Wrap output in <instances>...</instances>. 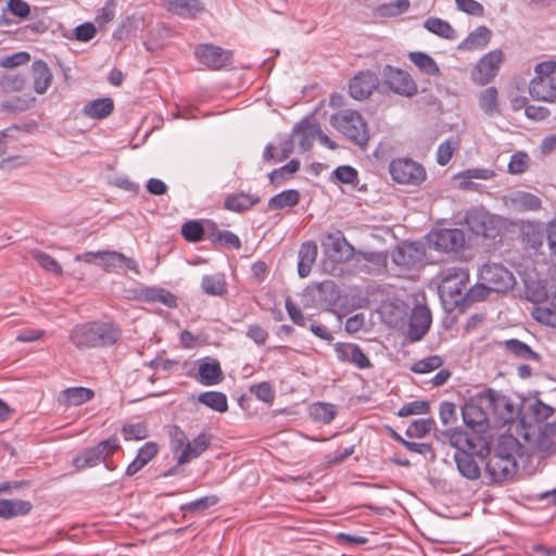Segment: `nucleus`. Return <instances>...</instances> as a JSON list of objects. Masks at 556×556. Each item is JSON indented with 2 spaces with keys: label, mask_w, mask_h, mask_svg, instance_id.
<instances>
[{
  "label": "nucleus",
  "mask_w": 556,
  "mask_h": 556,
  "mask_svg": "<svg viewBox=\"0 0 556 556\" xmlns=\"http://www.w3.org/2000/svg\"><path fill=\"white\" fill-rule=\"evenodd\" d=\"M497 89L494 86L488 87L479 94V106L484 114L493 116L498 113Z\"/></svg>",
  "instance_id": "obj_47"
},
{
  "label": "nucleus",
  "mask_w": 556,
  "mask_h": 556,
  "mask_svg": "<svg viewBox=\"0 0 556 556\" xmlns=\"http://www.w3.org/2000/svg\"><path fill=\"white\" fill-rule=\"evenodd\" d=\"M200 286L202 291L210 296H224L228 292V282L222 273L204 275Z\"/></svg>",
  "instance_id": "obj_32"
},
{
  "label": "nucleus",
  "mask_w": 556,
  "mask_h": 556,
  "mask_svg": "<svg viewBox=\"0 0 556 556\" xmlns=\"http://www.w3.org/2000/svg\"><path fill=\"white\" fill-rule=\"evenodd\" d=\"M96 349L114 345L122 337V329L112 321H93Z\"/></svg>",
  "instance_id": "obj_20"
},
{
  "label": "nucleus",
  "mask_w": 556,
  "mask_h": 556,
  "mask_svg": "<svg viewBox=\"0 0 556 556\" xmlns=\"http://www.w3.org/2000/svg\"><path fill=\"white\" fill-rule=\"evenodd\" d=\"M529 93L536 101L554 102L556 100V79L534 76L529 84Z\"/></svg>",
  "instance_id": "obj_22"
},
{
  "label": "nucleus",
  "mask_w": 556,
  "mask_h": 556,
  "mask_svg": "<svg viewBox=\"0 0 556 556\" xmlns=\"http://www.w3.org/2000/svg\"><path fill=\"white\" fill-rule=\"evenodd\" d=\"M34 258L43 269H46L50 273H53L55 275H62V273H63L62 266L50 254H48L46 252L37 251L34 253Z\"/></svg>",
  "instance_id": "obj_60"
},
{
  "label": "nucleus",
  "mask_w": 556,
  "mask_h": 556,
  "mask_svg": "<svg viewBox=\"0 0 556 556\" xmlns=\"http://www.w3.org/2000/svg\"><path fill=\"white\" fill-rule=\"evenodd\" d=\"M219 498L217 495H208L197 498L189 503L182 504L180 506V510L186 515V513H202L207 508L216 505Z\"/></svg>",
  "instance_id": "obj_51"
},
{
  "label": "nucleus",
  "mask_w": 556,
  "mask_h": 556,
  "mask_svg": "<svg viewBox=\"0 0 556 556\" xmlns=\"http://www.w3.org/2000/svg\"><path fill=\"white\" fill-rule=\"evenodd\" d=\"M378 77L370 71H362L351 78L349 93L355 100L368 98L378 86Z\"/></svg>",
  "instance_id": "obj_15"
},
{
  "label": "nucleus",
  "mask_w": 556,
  "mask_h": 556,
  "mask_svg": "<svg viewBox=\"0 0 556 556\" xmlns=\"http://www.w3.org/2000/svg\"><path fill=\"white\" fill-rule=\"evenodd\" d=\"M97 264L105 271H112L116 268H123L126 271H138L137 263L117 251H100Z\"/></svg>",
  "instance_id": "obj_17"
},
{
  "label": "nucleus",
  "mask_w": 556,
  "mask_h": 556,
  "mask_svg": "<svg viewBox=\"0 0 556 556\" xmlns=\"http://www.w3.org/2000/svg\"><path fill=\"white\" fill-rule=\"evenodd\" d=\"M384 84L399 94L410 96L415 84L410 75L400 68L387 65L383 70Z\"/></svg>",
  "instance_id": "obj_14"
},
{
  "label": "nucleus",
  "mask_w": 556,
  "mask_h": 556,
  "mask_svg": "<svg viewBox=\"0 0 556 556\" xmlns=\"http://www.w3.org/2000/svg\"><path fill=\"white\" fill-rule=\"evenodd\" d=\"M480 402L486 406L489 414L494 416L497 425L505 426L514 422L518 415L511 399L496 390L488 389L481 392Z\"/></svg>",
  "instance_id": "obj_5"
},
{
  "label": "nucleus",
  "mask_w": 556,
  "mask_h": 556,
  "mask_svg": "<svg viewBox=\"0 0 556 556\" xmlns=\"http://www.w3.org/2000/svg\"><path fill=\"white\" fill-rule=\"evenodd\" d=\"M94 396V391L86 387H70L59 393L58 402L64 407L83 405Z\"/></svg>",
  "instance_id": "obj_25"
},
{
  "label": "nucleus",
  "mask_w": 556,
  "mask_h": 556,
  "mask_svg": "<svg viewBox=\"0 0 556 556\" xmlns=\"http://www.w3.org/2000/svg\"><path fill=\"white\" fill-rule=\"evenodd\" d=\"M223 379L220 364L215 358L205 357L199 361L198 381L206 387L215 386Z\"/></svg>",
  "instance_id": "obj_24"
},
{
  "label": "nucleus",
  "mask_w": 556,
  "mask_h": 556,
  "mask_svg": "<svg viewBox=\"0 0 556 556\" xmlns=\"http://www.w3.org/2000/svg\"><path fill=\"white\" fill-rule=\"evenodd\" d=\"M332 125L358 146H365L369 139L367 123L357 111H341L332 116Z\"/></svg>",
  "instance_id": "obj_3"
},
{
  "label": "nucleus",
  "mask_w": 556,
  "mask_h": 556,
  "mask_svg": "<svg viewBox=\"0 0 556 556\" xmlns=\"http://www.w3.org/2000/svg\"><path fill=\"white\" fill-rule=\"evenodd\" d=\"M389 173L399 184H410L417 176V163L409 157H399L389 164Z\"/></svg>",
  "instance_id": "obj_19"
},
{
  "label": "nucleus",
  "mask_w": 556,
  "mask_h": 556,
  "mask_svg": "<svg viewBox=\"0 0 556 556\" xmlns=\"http://www.w3.org/2000/svg\"><path fill=\"white\" fill-rule=\"evenodd\" d=\"M199 403L206 407L218 412L225 413L228 410V400L225 393L219 391H205L199 394Z\"/></svg>",
  "instance_id": "obj_44"
},
{
  "label": "nucleus",
  "mask_w": 556,
  "mask_h": 556,
  "mask_svg": "<svg viewBox=\"0 0 556 556\" xmlns=\"http://www.w3.org/2000/svg\"><path fill=\"white\" fill-rule=\"evenodd\" d=\"M533 317L541 324L556 326V293L549 301L548 306H539L534 309Z\"/></svg>",
  "instance_id": "obj_50"
},
{
  "label": "nucleus",
  "mask_w": 556,
  "mask_h": 556,
  "mask_svg": "<svg viewBox=\"0 0 556 556\" xmlns=\"http://www.w3.org/2000/svg\"><path fill=\"white\" fill-rule=\"evenodd\" d=\"M556 433V426L547 424L536 440V448L543 454L549 455L556 451V443L553 435Z\"/></svg>",
  "instance_id": "obj_49"
},
{
  "label": "nucleus",
  "mask_w": 556,
  "mask_h": 556,
  "mask_svg": "<svg viewBox=\"0 0 556 556\" xmlns=\"http://www.w3.org/2000/svg\"><path fill=\"white\" fill-rule=\"evenodd\" d=\"M510 202L515 210L520 212L538 211L542 206L541 199L527 191H517L510 195Z\"/></svg>",
  "instance_id": "obj_39"
},
{
  "label": "nucleus",
  "mask_w": 556,
  "mask_h": 556,
  "mask_svg": "<svg viewBox=\"0 0 556 556\" xmlns=\"http://www.w3.org/2000/svg\"><path fill=\"white\" fill-rule=\"evenodd\" d=\"M504 346L509 354L518 358L535 362L541 359V355L539 353L533 351L527 343L518 339H508L504 341Z\"/></svg>",
  "instance_id": "obj_42"
},
{
  "label": "nucleus",
  "mask_w": 556,
  "mask_h": 556,
  "mask_svg": "<svg viewBox=\"0 0 556 556\" xmlns=\"http://www.w3.org/2000/svg\"><path fill=\"white\" fill-rule=\"evenodd\" d=\"M261 201L256 194L238 192L228 194L224 200V207L230 212L244 213Z\"/></svg>",
  "instance_id": "obj_28"
},
{
  "label": "nucleus",
  "mask_w": 556,
  "mask_h": 556,
  "mask_svg": "<svg viewBox=\"0 0 556 556\" xmlns=\"http://www.w3.org/2000/svg\"><path fill=\"white\" fill-rule=\"evenodd\" d=\"M140 295L150 303H162L169 308L177 306V296L164 288L147 287L141 290Z\"/></svg>",
  "instance_id": "obj_35"
},
{
  "label": "nucleus",
  "mask_w": 556,
  "mask_h": 556,
  "mask_svg": "<svg viewBox=\"0 0 556 556\" xmlns=\"http://www.w3.org/2000/svg\"><path fill=\"white\" fill-rule=\"evenodd\" d=\"M439 294L446 311L464 313V293L469 283V271L463 267H447L440 273Z\"/></svg>",
  "instance_id": "obj_2"
},
{
  "label": "nucleus",
  "mask_w": 556,
  "mask_h": 556,
  "mask_svg": "<svg viewBox=\"0 0 556 556\" xmlns=\"http://www.w3.org/2000/svg\"><path fill=\"white\" fill-rule=\"evenodd\" d=\"M34 90L43 94L52 81V73L48 64L42 60H36L31 65Z\"/></svg>",
  "instance_id": "obj_34"
},
{
  "label": "nucleus",
  "mask_w": 556,
  "mask_h": 556,
  "mask_svg": "<svg viewBox=\"0 0 556 556\" xmlns=\"http://www.w3.org/2000/svg\"><path fill=\"white\" fill-rule=\"evenodd\" d=\"M122 435L126 441H139L148 437V428L144 422L125 424L121 429Z\"/></svg>",
  "instance_id": "obj_57"
},
{
  "label": "nucleus",
  "mask_w": 556,
  "mask_h": 556,
  "mask_svg": "<svg viewBox=\"0 0 556 556\" xmlns=\"http://www.w3.org/2000/svg\"><path fill=\"white\" fill-rule=\"evenodd\" d=\"M164 8L181 18H195L205 8L200 0H163Z\"/></svg>",
  "instance_id": "obj_21"
},
{
  "label": "nucleus",
  "mask_w": 556,
  "mask_h": 556,
  "mask_svg": "<svg viewBox=\"0 0 556 556\" xmlns=\"http://www.w3.org/2000/svg\"><path fill=\"white\" fill-rule=\"evenodd\" d=\"M334 351L340 362L350 363L359 369L369 368L371 366L368 356L356 343H337Z\"/></svg>",
  "instance_id": "obj_16"
},
{
  "label": "nucleus",
  "mask_w": 556,
  "mask_h": 556,
  "mask_svg": "<svg viewBox=\"0 0 556 556\" xmlns=\"http://www.w3.org/2000/svg\"><path fill=\"white\" fill-rule=\"evenodd\" d=\"M321 245L324 252L333 262L345 263L354 256V247L346 240L340 230L328 233Z\"/></svg>",
  "instance_id": "obj_10"
},
{
  "label": "nucleus",
  "mask_w": 556,
  "mask_h": 556,
  "mask_svg": "<svg viewBox=\"0 0 556 556\" xmlns=\"http://www.w3.org/2000/svg\"><path fill=\"white\" fill-rule=\"evenodd\" d=\"M7 9L12 15L22 20L30 15V7L25 0H8Z\"/></svg>",
  "instance_id": "obj_64"
},
{
  "label": "nucleus",
  "mask_w": 556,
  "mask_h": 556,
  "mask_svg": "<svg viewBox=\"0 0 556 556\" xmlns=\"http://www.w3.org/2000/svg\"><path fill=\"white\" fill-rule=\"evenodd\" d=\"M293 132L298 137L299 146L305 151L313 146L315 137L320 132V127L316 123L303 119L294 126Z\"/></svg>",
  "instance_id": "obj_33"
},
{
  "label": "nucleus",
  "mask_w": 556,
  "mask_h": 556,
  "mask_svg": "<svg viewBox=\"0 0 556 556\" xmlns=\"http://www.w3.org/2000/svg\"><path fill=\"white\" fill-rule=\"evenodd\" d=\"M25 83V76L22 74H5L0 77V89L7 93L21 91Z\"/></svg>",
  "instance_id": "obj_56"
},
{
  "label": "nucleus",
  "mask_w": 556,
  "mask_h": 556,
  "mask_svg": "<svg viewBox=\"0 0 556 556\" xmlns=\"http://www.w3.org/2000/svg\"><path fill=\"white\" fill-rule=\"evenodd\" d=\"M301 194L296 189L283 190L268 200L267 207L270 211L293 207L299 204Z\"/></svg>",
  "instance_id": "obj_40"
},
{
  "label": "nucleus",
  "mask_w": 556,
  "mask_h": 556,
  "mask_svg": "<svg viewBox=\"0 0 556 556\" xmlns=\"http://www.w3.org/2000/svg\"><path fill=\"white\" fill-rule=\"evenodd\" d=\"M465 222L469 230L485 239H495L503 228L502 218L489 213L482 207H471L465 214Z\"/></svg>",
  "instance_id": "obj_4"
},
{
  "label": "nucleus",
  "mask_w": 556,
  "mask_h": 556,
  "mask_svg": "<svg viewBox=\"0 0 556 556\" xmlns=\"http://www.w3.org/2000/svg\"><path fill=\"white\" fill-rule=\"evenodd\" d=\"M105 458L102 456V452L97 446L85 448L80 454L73 458V466L77 471L86 468L96 467Z\"/></svg>",
  "instance_id": "obj_41"
},
{
  "label": "nucleus",
  "mask_w": 556,
  "mask_h": 556,
  "mask_svg": "<svg viewBox=\"0 0 556 556\" xmlns=\"http://www.w3.org/2000/svg\"><path fill=\"white\" fill-rule=\"evenodd\" d=\"M424 27L428 31H430L443 39L453 40L456 38V31L452 27V25L447 21L442 20L440 17H435V16L428 17L424 22Z\"/></svg>",
  "instance_id": "obj_43"
},
{
  "label": "nucleus",
  "mask_w": 556,
  "mask_h": 556,
  "mask_svg": "<svg viewBox=\"0 0 556 556\" xmlns=\"http://www.w3.org/2000/svg\"><path fill=\"white\" fill-rule=\"evenodd\" d=\"M523 446L513 434H502L498 437L497 444L493 454L516 460L517 456H521Z\"/></svg>",
  "instance_id": "obj_30"
},
{
  "label": "nucleus",
  "mask_w": 556,
  "mask_h": 556,
  "mask_svg": "<svg viewBox=\"0 0 556 556\" xmlns=\"http://www.w3.org/2000/svg\"><path fill=\"white\" fill-rule=\"evenodd\" d=\"M492 37V31L484 25L470 31L468 36L458 45V50L472 51L485 48Z\"/></svg>",
  "instance_id": "obj_29"
},
{
  "label": "nucleus",
  "mask_w": 556,
  "mask_h": 556,
  "mask_svg": "<svg viewBox=\"0 0 556 556\" xmlns=\"http://www.w3.org/2000/svg\"><path fill=\"white\" fill-rule=\"evenodd\" d=\"M484 470L491 482H504L514 478L517 472V460L504 459L495 454L486 458Z\"/></svg>",
  "instance_id": "obj_11"
},
{
  "label": "nucleus",
  "mask_w": 556,
  "mask_h": 556,
  "mask_svg": "<svg viewBox=\"0 0 556 556\" xmlns=\"http://www.w3.org/2000/svg\"><path fill=\"white\" fill-rule=\"evenodd\" d=\"M463 420L467 427L468 431H479L480 433H485L479 429H484L485 425L489 421V410L486 406L480 402V393L476 399L467 402L462 408Z\"/></svg>",
  "instance_id": "obj_12"
},
{
  "label": "nucleus",
  "mask_w": 556,
  "mask_h": 556,
  "mask_svg": "<svg viewBox=\"0 0 556 556\" xmlns=\"http://www.w3.org/2000/svg\"><path fill=\"white\" fill-rule=\"evenodd\" d=\"M439 416L443 426H452L457 420L456 405L447 401L442 402L439 408Z\"/></svg>",
  "instance_id": "obj_62"
},
{
  "label": "nucleus",
  "mask_w": 556,
  "mask_h": 556,
  "mask_svg": "<svg viewBox=\"0 0 556 556\" xmlns=\"http://www.w3.org/2000/svg\"><path fill=\"white\" fill-rule=\"evenodd\" d=\"M314 307L332 311L341 299V292L332 280H324L307 289Z\"/></svg>",
  "instance_id": "obj_9"
},
{
  "label": "nucleus",
  "mask_w": 556,
  "mask_h": 556,
  "mask_svg": "<svg viewBox=\"0 0 556 556\" xmlns=\"http://www.w3.org/2000/svg\"><path fill=\"white\" fill-rule=\"evenodd\" d=\"M412 251L417 252V242H412L407 247H399L392 252L393 263L403 268L413 267L416 260Z\"/></svg>",
  "instance_id": "obj_48"
},
{
  "label": "nucleus",
  "mask_w": 556,
  "mask_h": 556,
  "mask_svg": "<svg viewBox=\"0 0 556 556\" xmlns=\"http://www.w3.org/2000/svg\"><path fill=\"white\" fill-rule=\"evenodd\" d=\"M450 444L455 448L454 460L462 477L478 480L481 476L480 463H485L491 453L490 441L479 431L450 430Z\"/></svg>",
  "instance_id": "obj_1"
},
{
  "label": "nucleus",
  "mask_w": 556,
  "mask_h": 556,
  "mask_svg": "<svg viewBox=\"0 0 556 556\" xmlns=\"http://www.w3.org/2000/svg\"><path fill=\"white\" fill-rule=\"evenodd\" d=\"M332 177L341 184L356 185L358 182V172L350 165H340L334 168Z\"/></svg>",
  "instance_id": "obj_59"
},
{
  "label": "nucleus",
  "mask_w": 556,
  "mask_h": 556,
  "mask_svg": "<svg viewBox=\"0 0 556 556\" xmlns=\"http://www.w3.org/2000/svg\"><path fill=\"white\" fill-rule=\"evenodd\" d=\"M492 292L489 287L481 281L480 283H476L475 286L467 288L464 293V312L475 302H479L485 299Z\"/></svg>",
  "instance_id": "obj_53"
},
{
  "label": "nucleus",
  "mask_w": 556,
  "mask_h": 556,
  "mask_svg": "<svg viewBox=\"0 0 556 556\" xmlns=\"http://www.w3.org/2000/svg\"><path fill=\"white\" fill-rule=\"evenodd\" d=\"M250 393L257 400L270 404L275 400V390L268 381H262L250 386Z\"/></svg>",
  "instance_id": "obj_58"
},
{
  "label": "nucleus",
  "mask_w": 556,
  "mask_h": 556,
  "mask_svg": "<svg viewBox=\"0 0 556 556\" xmlns=\"http://www.w3.org/2000/svg\"><path fill=\"white\" fill-rule=\"evenodd\" d=\"M181 235L188 242H199L204 239L205 229L200 220H188L181 226Z\"/></svg>",
  "instance_id": "obj_55"
},
{
  "label": "nucleus",
  "mask_w": 556,
  "mask_h": 556,
  "mask_svg": "<svg viewBox=\"0 0 556 556\" xmlns=\"http://www.w3.org/2000/svg\"><path fill=\"white\" fill-rule=\"evenodd\" d=\"M197 60L212 70H222L230 63V53L212 43H203L195 48Z\"/></svg>",
  "instance_id": "obj_13"
},
{
  "label": "nucleus",
  "mask_w": 556,
  "mask_h": 556,
  "mask_svg": "<svg viewBox=\"0 0 556 556\" xmlns=\"http://www.w3.org/2000/svg\"><path fill=\"white\" fill-rule=\"evenodd\" d=\"M212 435L201 431L191 441L188 439L186 447L177 455L178 465H186L200 457L211 445Z\"/></svg>",
  "instance_id": "obj_18"
},
{
  "label": "nucleus",
  "mask_w": 556,
  "mask_h": 556,
  "mask_svg": "<svg viewBox=\"0 0 556 556\" xmlns=\"http://www.w3.org/2000/svg\"><path fill=\"white\" fill-rule=\"evenodd\" d=\"M169 446L174 455L177 457L179 453L186 447L188 442V435L177 425H173L168 428Z\"/></svg>",
  "instance_id": "obj_54"
},
{
  "label": "nucleus",
  "mask_w": 556,
  "mask_h": 556,
  "mask_svg": "<svg viewBox=\"0 0 556 556\" xmlns=\"http://www.w3.org/2000/svg\"><path fill=\"white\" fill-rule=\"evenodd\" d=\"M93 323L76 325L70 332L71 342L79 350L96 349Z\"/></svg>",
  "instance_id": "obj_27"
},
{
  "label": "nucleus",
  "mask_w": 556,
  "mask_h": 556,
  "mask_svg": "<svg viewBox=\"0 0 556 556\" xmlns=\"http://www.w3.org/2000/svg\"><path fill=\"white\" fill-rule=\"evenodd\" d=\"M408 8V0H396L394 2L382 3L375 8L374 16L380 18L394 17L407 11Z\"/></svg>",
  "instance_id": "obj_46"
},
{
  "label": "nucleus",
  "mask_w": 556,
  "mask_h": 556,
  "mask_svg": "<svg viewBox=\"0 0 556 556\" xmlns=\"http://www.w3.org/2000/svg\"><path fill=\"white\" fill-rule=\"evenodd\" d=\"M480 280L492 292H506L514 288L515 277L510 270L497 263L484 264L480 269Z\"/></svg>",
  "instance_id": "obj_6"
},
{
  "label": "nucleus",
  "mask_w": 556,
  "mask_h": 556,
  "mask_svg": "<svg viewBox=\"0 0 556 556\" xmlns=\"http://www.w3.org/2000/svg\"><path fill=\"white\" fill-rule=\"evenodd\" d=\"M503 61V52L498 49L484 54L471 71V80L479 86H485L494 79Z\"/></svg>",
  "instance_id": "obj_8"
},
{
  "label": "nucleus",
  "mask_w": 556,
  "mask_h": 556,
  "mask_svg": "<svg viewBox=\"0 0 556 556\" xmlns=\"http://www.w3.org/2000/svg\"><path fill=\"white\" fill-rule=\"evenodd\" d=\"M159 453V444L153 441L146 442L138 451L135 458L128 464L125 476L132 477L148 465Z\"/></svg>",
  "instance_id": "obj_23"
},
{
  "label": "nucleus",
  "mask_w": 556,
  "mask_h": 556,
  "mask_svg": "<svg viewBox=\"0 0 556 556\" xmlns=\"http://www.w3.org/2000/svg\"><path fill=\"white\" fill-rule=\"evenodd\" d=\"M213 232L208 236V239L213 244H222L228 249L239 250L241 248L240 238L229 230H218L216 225L212 223Z\"/></svg>",
  "instance_id": "obj_45"
},
{
  "label": "nucleus",
  "mask_w": 556,
  "mask_h": 556,
  "mask_svg": "<svg viewBox=\"0 0 556 556\" xmlns=\"http://www.w3.org/2000/svg\"><path fill=\"white\" fill-rule=\"evenodd\" d=\"M30 60V54L26 51H18L0 59V66L4 68H13L26 64Z\"/></svg>",
  "instance_id": "obj_63"
},
{
  "label": "nucleus",
  "mask_w": 556,
  "mask_h": 556,
  "mask_svg": "<svg viewBox=\"0 0 556 556\" xmlns=\"http://www.w3.org/2000/svg\"><path fill=\"white\" fill-rule=\"evenodd\" d=\"M300 168V161L296 159L290 160L287 164L283 166L273 169L268 174V178L270 184L273 185H280L289 175L294 174Z\"/></svg>",
  "instance_id": "obj_52"
},
{
  "label": "nucleus",
  "mask_w": 556,
  "mask_h": 556,
  "mask_svg": "<svg viewBox=\"0 0 556 556\" xmlns=\"http://www.w3.org/2000/svg\"><path fill=\"white\" fill-rule=\"evenodd\" d=\"M427 244L441 252L458 251L465 244V235L458 228L431 230L427 236Z\"/></svg>",
  "instance_id": "obj_7"
},
{
  "label": "nucleus",
  "mask_w": 556,
  "mask_h": 556,
  "mask_svg": "<svg viewBox=\"0 0 556 556\" xmlns=\"http://www.w3.org/2000/svg\"><path fill=\"white\" fill-rule=\"evenodd\" d=\"M114 110V102L111 98H100L86 103L83 108L85 116L93 119L108 117Z\"/></svg>",
  "instance_id": "obj_36"
},
{
  "label": "nucleus",
  "mask_w": 556,
  "mask_h": 556,
  "mask_svg": "<svg viewBox=\"0 0 556 556\" xmlns=\"http://www.w3.org/2000/svg\"><path fill=\"white\" fill-rule=\"evenodd\" d=\"M31 509L33 504L29 501L20 498L0 500V518L3 519L26 516Z\"/></svg>",
  "instance_id": "obj_31"
},
{
  "label": "nucleus",
  "mask_w": 556,
  "mask_h": 556,
  "mask_svg": "<svg viewBox=\"0 0 556 556\" xmlns=\"http://www.w3.org/2000/svg\"><path fill=\"white\" fill-rule=\"evenodd\" d=\"M318 254L317 244L312 241H304L298 252V274L301 278H306L312 270Z\"/></svg>",
  "instance_id": "obj_26"
},
{
  "label": "nucleus",
  "mask_w": 556,
  "mask_h": 556,
  "mask_svg": "<svg viewBox=\"0 0 556 556\" xmlns=\"http://www.w3.org/2000/svg\"><path fill=\"white\" fill-rule=\"evenodd\" d=\"M363 258L372 265L371 271L381 273L387 267L388 255L384 252L362 253Z\"/></svg>",
  "instance_id": "obj_61"
},
{
  "label": "nucleus",
  "mask_w": 556,
  "mask_h": 556,
  "mask_svg": "<svg viewBox=\"0 0 556 556\" xmlns=\"http://www.w3.org/2000/svg\"><path fill=\"white\" fill-rule=\"evenodd\" d=\"M520 236L522 243L535 251L543 245L545 237L541 225L534 222L522 224Z\"/></svg>",
  "instance_id": "obj_37"
},
{
  "label": "nucleus",
  "mask_w": 556,
  "mask_h": 556,
  "mask_svg": "<svg viewBox=\"0 0 556 556\" xmlns=\"http://www.w3.org/2000/svg\"><path fill=\"white\" fill-rule=\"evenodd\" d=\"M308 415L312 420L323 425L330 424L338 415V408L334 404L328 402H315L308 407Z\"/></svg>",
  "instance_id": "obj_38"
}]
</instances>
